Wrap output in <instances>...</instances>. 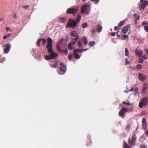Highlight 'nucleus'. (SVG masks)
<instances>
[{
  "mask_svg": "<svg viewBox=\"0 0 148 148\" xmlns=\"http://www.w3.org/2000/svg\"><path fill=\"white\" fill-rule=\"evenodd\" d=\"M47 45L46 46V48L47 49L48 52L50 54L48 55H46L45 58L47 60L54 59L58 56V54L53 52L52 45V39L51 38H48L47 39Z\"/></svg>",
  "mask_w": 148,
  "mask_h": 148,
  "instance_id": "nucleus-1",
  "label": "nucleus"
},
{
  "mask_svg": "<svg viewBox=\"0 0 148 148\" xmlns=\"http://www.w3.org/2000/svg\"><path fill=\"white\" fill-rule=\"evenodd\" d=\"M82 16L79 14L76 19V21L75 20L70 19L68 22L66 26L68 25L69 27H72L73 28L77 27V23L80 21Z\"/></svg>",
  "mask_w": 148,
  "mask_h": 148,
  "instance_id": "nucleus-2",
  "label": "nucleus"
},
{
  "mask_svg": "<svg viewBox=\"0 0 148 148\" xmlns=\"http://www.w3.org/2000/svg\"><path fill=\"white\" fill-rule=\"evenodd\" d=\"M146 104L148 105V99L145 97L142 98L139 103V107L141 108Z\"/></svg>",
  "mask_w": 148,
  "mask_h": 148,
  "instance_id": "nucleus-3",
  "label": "nucleus"
},
{
  "mask_svg": "<svg viewBox=\"0 0 148 148\" xmlns=\"http://www.w3.org/2000/svg\"><path fill=\"white\" fill-rule=\"evenodd\" d=\"M60 71L59 74L63 75L64 74L66 71V66L64 65V64L62 62L60 64Z\"/></svg>",
  "mask_w": 148,
  "mask_h": 148,
  "instance_id": "nucleus-4",
  "label": "nucleus"
},
{
  "mask_svg": "<svg viewBox=\"0 0 148 148\" xmlns=\"http://www.w3.org/2000/svg\"><path fill=\"white\" fill-rule=\"evenodd\" d=\"M3 47V51L5 54L8 53L10 49L11 45L10 43H7L2 46Z\"/></svg>",
  "mask_w": 148,
  "mask_h": 148,
  "instance_id": "nucleus-5",
  "label": "nucleus"
},
{
  "mask_svg": "<svg viewBox=\"0 0 148 148\" xmlns=\"http://www.w3.org/2000/svg\"><path fill=\"white\" fill-rule=\"evenodd\" d=\"M136 140V138L135 135H133L132 140L129 138L128 140V144L131 146H133L135 145V142Z\"/></svg>",
  "mask_w": 148,
  "mask_h": 148,
  "instance_id": "nucleus-6",
  "label": "nucleus"
},
{
  "mask_svg": "<svg viewBox=\"0 0 148 148\" xmlns=\"http://www.w3.org/2000/svg\"><path fill=\"white\" fill-rule=\"evenodd\" d=\"M49 65L52 68H56L58 65V62L56 60L54 61H50Z\"/></svg>",
  "mask_w": 148,
  "mask_h": 148,
  "instance_id": "nucleus-7",
  "label": "nucleus"
},
{
  "mask_svg": "<svg viewBox=\"0 0 148 148\" xmlns=\"http://www.w3.org/2000/svg\"><path fill=\"white\" fill-rule=\"evenodd\" d=\"M130 29V26L129 25H127L123 27L121 29V32L124 34L127 33Z\"/></svg>",
  "mask_w": 148,
  "mask_h": 148,
  "instance_id": "nucleus-8",
  "label": "nucleus"
},
{
  "mask_svg": "<svg viewBox=\"0 0 148 148\" xmlns=\"http://www.w3.org/2000/svg\"><path fill=\"white\" fill-rule=\"evenodd\" d=\"M125 112H127L126 108L123 107L119 112V116L121 117H123L125 115Z\"/></svg>",
  "mask_w": 148,
  "mask_h": 148,
  "instance_id": "nucleus-9",
  "label": "nucleus"
},
{
  "mask_svg": "<svg viewBox=\"0 0 148 148\" xmlns=\"http://www.w3.org/2000/svg\"><path fill=\"white\" fill-rule=\"evenodd\" d=\"M78 9L76 8L75 9L73 8H68L67 9L66 11V13L69 14H75L76 11L78 10Z\"/></svg>",
  "mask_w": 148,
  "mask_h": 148,
  "instance_id": "nucleus-10",
  "label": "nucleus"
},
{
  "mask_svg": "<svg viewBox=\"0 0 148 148\" xmlns=\"http://www.w3.org/2000/svg\"><path fill=\"white\" fill-rule=\"evenodd\" d=\"M79 49H76L73 50L74 58L76 59H79L80 58L78 54V53L80 52Z\"/></svg>",
  "mask_w": 148,
  "mask_h": 148,
  "instance_id": "nucleus-11",
  "label": "nucleus"
},
{
  "mask_svg": "<svg viewBox=\"0 0 148 148\" xmlns=\"http://www.w3.org/2000/svg\"><path fill=\"white\" fill-rule=\"evenodd\" d=\"M147 5H148V1H144L143 3H141L139 5L140 9H144L145 6Z\"/></svg>",
  "mask_w": 148,
  "mask_h": 148,
  "instance_id": "nucleus-12",
  "label": "nucleus"
},
{
  "mask_svg": "<svg viewBox=\"0 0 148 148\" xmlns=\"http://www.w3.org/2000/svg\"><path fill=\"white\" fill-rule=\"evenodd\" d=\"M134 51L137 56L139 57L142 56L141 54L142 53V51L141 50H138L137 49H136Z\"/></svg>",
  "mask_w": 148,
  "mask_h": 148,
  "instance_id": "nucleus-13",
  "label": "nucleus"
},
{
  "mask_svg": "<svg viewBox=\"0 0 148 148\" xmlns=\"http://www.w3.org/2000/svg\"><path fill=\"white\" fill-rule=\"evenodd\" d=\"M71 36L75 37V38H77L78 37V39L79 38L78 33L77 32L75 31H73L71 32Z\"/></svg>",
  "mask_w": 148,
  "mask_h": 148,
  "instance_id": "nucleus-14",
  "label": "nucleus"
},
{
  "mask_svg": "<svg viewBox=\"0 0 148 148\" xmlns=\"http://www.w3.org/2000/svg\"><path fill=\"white\" fill-rule=\"evenodd\" d=\"M138 77L139 79L142 82L144 81L146 78V77L145 75H142L141 73L139 74Z\"/></svg>",
  "mask_w": 148,
  "mask_h": 148,
  "instance_id": "nucleus-15",
  "label": "nucleus"
},
{
  "mask_svg": "<svg viewBox=\"0 0 148 148\" xmlns=\"http://www.w3.org/2000/svg\"><path fill=\"white\" fill-rule=\"evenodd\" d=\"M87 5H83L81 7V13L82 14H83L85 12L86 7Z\"/></svg>",
  "mask_w": 148,
  "mask_h": 148,
  "instance_id": "nucleus-16",
  "label": "nucleus"
},
{
  "mask_svg": "<svg viewBox=\"0 0 148 148\" xmlns=\"http://www.w3.org/2000/svg\"><path fill=\"white\" fill-rule=\"evenodd\" d=\"M78 39V37L77 38H71V42L70 43H71L72 45H73L75 44L76 41Z\"/></svg>",
  "mask_w": 148,
  "mask_h": 148,
  "instance_id": "nucleus-17",
  "label": "nucleus"
},
{
  "mask_svg": "<svg viewBox=\"0 0 148 148\" xmlns=\"http://www.w3.org/2000/svg\"><path fill=\"white\" fill-rule=\"evenodd\" d=\"M125 19L121 21L118 24V27H120L124 25L125 24Z\"/></svg>",
  "mask_w": 148,
  "mask_h": 148,
  "instance_id": "nucleus-18",
  "label": "nucleus"
},
{
  "mask_svg": "<svg viewBox=\"0 0 148 148\" xmlns=\"http://www.w3.org/2000/svg\"><path fill=\"white\" fill-rule=\"evenodd\" d=\"M82 40L84 45H86L88 43V40L87 38L84 37L82 38Z\"/></svg>",
  "mask_w": 148,
  "mask_h": 148,
  "instance_id": "nucleus-19",
  "label": "nucleus"
},
{
  "mask_svg": "<svg viewBox=\"0 0 148 148\" xmlns=\"http://www.w3.org/2000/svg\"><path fill=\"white\" fill-rule=\"evenodd\" d=\"M86 10V13L87 14H88L89 13L90 10V7L89 5H88L87 6Z\"/></svg>",
  "mask_w": 148,
  "mask_h": 148,
  "instance_id": "nucleus-20",
  "label": "nucleus"
},
{
  "mask_svg": "<svg viewBox=\"0 0 148 148\" xmlns=\"http://www.w3.org/2000/svg\"><path fill=\"white\" fill-rule=\"evenodd\" d=\"M102 27L101 25H97V32H100L102 30Z\"/></svg>",
  "mask_w": 148,
  "mask_h": 148,
  "instance_id": "nucleus-21",
  "label": "nucleus"
},
{
  "mask_svg": "<svg viewBox=\"0 0 148 148\" xmlns=\"http://www.w3.org/2000/svg\"><path fill=\"white\" fill-rule=\"evenodd\" d=\"M134 92L135 95H139L138 88V87H136L135 88Z\"/></svg>",
  "mask_w": 148,
  "mask_h": 148,
  "instance_id": "nucleus-22",
  "label": "nucleus"
},
{
  "mask_svg": "<svg viewBox=\"0 0 148 148\" xmlns=\"http://www.w3.org/2000/svg\"><path fill=\"white\" fill-rule=\"evenodd\" d=\"M78 45L79 48H82L83 47V46L82 44V41L81 40H79L78 41Z\"/></svg>",
  "mask_w": 148,
  "mask_h": 148,
  "instance_id": "nucleus-23",
  "label": "nucleus"
},
{
  "mask_svg": "<svg viewBox=\"0 0 148 148\" xmlns=\"http://www.w3.org/2000/svg\"><path fill=\"white\" fill-rule=\"evenodd\" d=\"M73 45L70 43H69L68 44V47L69 50H72L74 48L73 47H71V46Z\"/></svg>",
  "mask_w": 148,
  "mask_h": 148,
  "instance_id": "nucleus-24",
  "label": "nucleus"
},
{
  "mask_svg": "<svg viewBox=\"0 0 148 148\" xmlns=\"http://www.w3.org/2000/svg\"><path fill=\"white\" fill-rule=\"evenodd\" d=\"M125 55L126 56H128L129 55V52L127 48L125 49Z\"/></svg>",
  "mask_w": 148,
  "mask_h": 148,
  "instance_id": "nucleus-25",
  "label": "nucleus"
},
{
  "mask_svg": "<svg viewBox=\"0 0 148 148\" xmlns=\"http://www.w3.org/2000/svg\"><path fill=\"white\" fill-rule=\"evenodd\" d=\"M60 21L62 23H64L66 21V19L63 17H60L59 18Z\"/></svg>",
  "mask_w": 148,
  "mask_h": 148,
  "instance_id": "nucleus-26",
  "label": "nucleus"
},
{
  "mask_svg": "<svg viewBox=\"0 0 148 148\" xmlns=\"http://www.w3.org/2000/svg\"><path fill=\"white\" fill-rule=\"evenodd\" d=\"M95 44L94 41H90L89 43V45L90 47H92Z\"/></svg>",
  "mask_w": 148,
  "mask_h": 148,
  "instance_id": "nucleus-27",
  "label": "nucleus"
},
{
  "mask_svg": "<svg viewBox=\"0 0 148 148\" xmlns=\"http://www.w3.org/2000/svg\"><path fill=\"white\" fill-rule=\"evenodd\" d=\"M148 88L147 86L146 85H144L143 88V93H145L146 90Z\"/></svg>",
  "mask_w": 148,
  "mask_h": 148,
  "instance_id": "nucleus-28",
  "label": "nucleus"
},
{
  "mask_svg": "<svg viewBox=\"0 0 148 148\" xmlns=\"http://www.w3.org/2000/svg\"><path fill=\"white\" fill-rule=\"evenodd\" d=\"M142 66V65L140 64L137 65L136 67V68L138 70H140Z\"/></svg>",
  "mask_w": 148,
  "mask_h": 148,
  "instance_id": "nucleus-29",
  "label": "nucleus"
},
{
  "mask_svg": "<svg viewBox=\"0 0 148 148\" xmlns=\"http://www.w3.org/2000/svg\"><path fill=\"white\" fill-rule=\"evenodd\" d=\"M123 147V148H130L129 146L126 142L124 143Z\"/></svg>",
  "mask_w": 148,
  "mask_h": 148,
  "instance_id": "nucleus-30",
  "label": "nucleus"
},
{
  "mask_svg": "<svg viewBox=\"0 0 148 148\" xmlns=\"http://www.w3.org/2000/svg\"><path fill=\"white\" fill-rule=\"evenodd\" d=\"M41 39V41H42V43L43 45H45L46 44V39H43V38H40Z\"/></svg>",
  "mask_w": 148,
  "mask_h": 148,
  "instance_id": "nucleus-31",
  "label": "nucleus"
},
{
  "mask_svg": "<svg viewBox=\"0 0 148 148\" xmlns=\"http://www.w3.org/2000/svg\"><path fill=\"white\" fill-rule=\"evenodd\" d=\"M139 147L140 148H147V146L143 144L140 145Z\"/></svg>",
  "mask_w": 148,
  "mask_h": 148,
  "instance_id": "nucleus-32",
  "label": "nucleus"
},
{
  "mask_svg": "<svg viewBox=\"0 0 148 148\" xmlns=\"http://www.w3.org/2000/svg\"><path fill=\"white\" fill-rule=\"evenodd\" d=\"M41 41V39H39L37 41L36 44L37 45L38 47H40V41Z\"/></svg>",
  "mask_w": 148,
  "mask_h": 148,
  "instance_id": "nucleus-33",
  "label": "nucleus"
},
{
  "mask_svg": "<svg viewBox=\"0 0 148 148\" xmlns=\"http://www.w3.org/2000/svg\"><path fill=\"white\" fill-rule=\"evenodd\" d=\"M88 26V24L86 23H83L82 25V27L83 28H85Z\"/></svg>",
  "mask_w": 148,
  "mask_h": 148,
  "instance_id": "nucleus-34",
  "label": "nucleus"
},
{
  "mask_svg": "<svg viewBox=\"0 0 148 148\" xmlns=\"http://www.w3.org/2000/svg\"><path fill=\"white\" fill-rule=\"evenodd\" d=\"M143 127L144 129H146L147 128V125L146 123H142Z\"/></svg>",
  "mask_w": 148,
  "mask_h": 148,
  "instance_id": "nucleus-35",
  "label": "nucleus"
},
{
  "mask_svg": "<svg viewBox=\"0 0 148 148\" xmlns=\"http://www.w3.org/2000/svg\"><path fill=\"white\" fill-rule=\"evenodd\" d=\"M132 109L133 108L132 107H130V108H126V110H127V112H130L132 110Z\"/></svg>",
  "mask_w": 148,
  "mask_h": 148,
  "instance_id": "nucleus-36",
  "label": "nucleus"
},
{
  "mask_svg": "<svg viewBox=\"0 0 148 148\" xmlns=\"http://www.w3.org/2000/svg\"><path fill=\"white\" fill-rule=\"evenodd\" d=\"M138 62L140 63H143V59L140 58H139V60H138Z\"/></svg>",
  "mask_w": 148,
  "mask_h": 148,
  "instance_id": "nucleus-37",
  "label": "nucleus"
},
{
  "mask_svg": "<svg viewBox=\"0 0 148 148\" xmlns=\"http://www.w3.org/2000/svg\"><path fill=\"white\" fill-rule=\"evenodd\" d=\"M73 57V55L72 54L69 55L68 56V58L70 60H71Z\"/></svg>",
  "mask_w": 148,
  "mask_h": 148,
  "instance_id": "nucleus-38",
  "label": "nucleus"
},
{
  "mask_svg": "<svg viewBox=\"0 0 148 148\" xmlns=\"http://www.w3.org/2000/svg\"><path fill=\"white\" fill-rule=\"evenodd\" d=\"M145 30L147 32H148V25L147 26H144Z\"/></svg>",
  "mask_w": 148,
  "mask_h": 148,
  "instance_id": "nucleus-39",
  "label": "nucleus"
},
{
  "mask_svg": "<svg viewBox=\"0 0 148 148\" xmlns=\"http://www.w3.org/2000/svg\"><path fill=\"white\" fill-rule=\"evenodd\" d=\"M88 49H79V50H80V52H82L84 51H85L88 50Z\"/></svg>",
  "mask_w": 148,
  "mask_h": 148,
  "instance_id": "nucleus-40",
  "label": "nucleus"
},
{
  "mask_svg": "<svg viewBox=\"0 0 148 148\" xmlns=\"http://www.w3.org/2000/svg\"><path fill=\"white\" fill-rule=\"evenodd\" d=\"M22 8L25 9H28L29 8V6L28 5H23L22 6Z\"/></svg>",
  "mask_w": 148,
  "mask_h": 148,
  "instance_id": "nucleus-41",
  "label": "nucleus"
},
{
  "mask_svg": "<svg viewBox=\"0 0 148 148\" xmlns=\"http://www.w3.org/2000/svg\"><path fill=\"white\" fill-rule=\"evenodd\" d=\"M130 62L128 61V59H126V60L125 62V65H127L128 64H129Z\"/></svg>",
  "mask_w": 148,
  "mask_h": 148,
  "instance_id": "nucleus-42",
  "label": "nucleus"
},
{
  "mask_svg": "<svg viewBox=\"0 0 148 148\" xmlns=\"http://www.w3.org/2000/svg\"><path fill=\"white\" fill-rule=\"evenodd\" d=\"M91 1H94L95 3L97 4L99 2V0H91Z\"/></svg>",
  "mask_w": 148,
  "mask_h": 148,
  "instance_id": "nucleus-43",
  "label": "nucleus"
},
{
  "mask_svg": "<svg viewBox=\"0 0 148 148\" xmlns=\"http://www.w3.org/2000/svg\"><path fill=\"white\" fill-rule=\"evenodd\" d=\"M142 123H146L145 119L144 118H143L142 119Z\"/></svg>",
  "mask_w": 148,
  "mask_h": 148,
  "instance_id": "nucleus-44",
  "label": "nucleus"
},
{
  "mask_svg": "<svg viewBox=\"0 0 148 148\" xmlns=\"http://www.w3.org/2000/svg\"><path fill=\"white\" fill-rule=\"evenodd\" d=\"M6 30L7 32L11 31L9 27H6Z\"/></svg>",
  "mask_w": 148,
  "mask_h": 148,
  "instance_id": "nucleus-45",
  "label": "nucleus"
},
{
  "mask_svg": "<svg viewBox=\"0 0 148 148\" xmlns=\"http://www.w3.org/2000/svg\"><path fill=\"white\" fill-rule=\"evenodd\" d=\"M115 34H116L115 32H114L112 33L111 34V35L112 36H115Z\"/></svg>",
  "mask_w": 148,
  "mask_h": 148,
  "instance_id": "nucleus-46",
  "label": "nucleus"
},
{
  "mask_svg": "<svg viewBox=\"0 0 148 148\" xmlns=\"http://www.w3.org/2000/svg\"><path fill=\"white\" fill-rule=\"evenodd\" d=\"M13 16L14 18H16L17 15L16 14H15V13L13 14Z\"/></svg>",
  "mask_w": 148,
  "mask_h": 148,
  "instance_id": "nucleus-47",
  "label": "nucleus"
},
{
  "mask_svg": "<svg viewBox=\"0 0 148 148\" xmlns=\"http://www.w3.org/2000/svg\"><path fill=\"white\" fill-rule=\"evenodd\" d=\"M145 134L147 135V136H148V130H146L145 131Z\"/></svg>",
  "mask_w": 148,
  "mask_h": 148,
  "instance_id": "nucleus-48",
  "label": "nucleus"
},
{
  "mask_svg": "<svg viewBox=\"0 0 148 148\" xmlns=\"http://www.w3.org/2000/svg\"><path fill=\"white\" fill-rule=\"evenodd\" d=\"M145 51L147 53V54L148 56V49H146L145 50Z\"/></svg>",
  "mask_w": 148,
  "mask_h": 148,
  "instance_id": "nucleus-49",
  "label": "nucleus"
},
{
  "mask_svg": "<svg viewBox=\"0 0 148 148\" xmlns=\"http://www.w3.org/2000/svg\"><path fill=\"white\" fill-rule=\"evenodd\" d=\"M95 30L94 29H93L92 30V34L94 33L95 32Z\"/></svg>",
  "mask_w": 148,
  "mask_h": 148,
  "instance_id": "nucleus-50",
  "label": "nucleus"
},
{
  "mask_svg": "<svg viewBox=\"0 0 148 148\" xmlns=\"http://www.w3.org/2000/svg\"><path fill=\"white\" fill-rule=\"evenodd\" d=\"M143 23V25H147L148 24V23H146V21H145V22H144V23Z\"/></svg>",
  "mask_w": 148,
  "mask_h": 148,
  "instance_id": "nucleus-51",
  "label": "nucleus"
},
{
  "mask_svg": "<svg viewBox=\"0 0 148 148\" xmlns=\"http://www.w3.org/2000/svg\"><path fill=\"white\" fill-rule=\"evenodd\" d=\"M8 37V36H7V35H6V36H4L3 37V38L4 39H6L7 37Z\"/></svg>",
  "mask_w": 148,
  "mask_h": 148,
  "instance_id": "nucleus-52",
  "label": "nucleus"
},
{
  "mask_svg": "<svg viewBox=\"0 0 148 148\" xmlns=\"http://www.w3.org/2000/svg\"><path fill=\"white\" fill-rule=\"evenodd\" d=\"M118 27H117V26H115L114 27V29L115 30H117L118 29Z\"/></svg>",
  "mask_w": 148,
  "mask_h": 148,
  "instance_id": "nucleus-53",
  "label": "nucleus"
},
{
  "mask_svg": "<svg viewBox=\"0 0 148 148\" xmlns=\"http://www.w3.org/2000/svg\"><path fill=\"white\" fill-rule=\"evenodd\" d=\"M128 36V35H124L123 36V37L124 38H127V37Z\"/></svg>",
  "mask_w": 148,
  "mask_h": 148,
  "instance_id": "nucleus-54",
  "label": "nucleus"
},
{
  "mask_svg": "<svg viewBox=\"0 0 148 148\" xmlns=\"http://www.w3.org/2000/svg\"><path fill=\"white\" fill-rule=\"evenodd\" d=\"M130 90L131 91H133L134 90V87H132V88H131L130 89Z\"/></svg>",
  "mask_w": 148,
  "mask_h": 148,
  "instance_id": "nucleus-55",
  "label": "nucleus"
},
{
  "mask_svg": "<svg viewBox=\"0 0 148 148\" xmlns=\"http://www.w3.org/2000/svg\"><path fill=\"white\" fill-rule=\"evenodd\" d=\"M122 103L123 104H126V103H126V102L125 101H123Z\"/></svg>",
  "mask_w": 148,
  "mask_h": 148,
  "instance_id": "nucleus-56",
  "label": "nucleus"
},
{
  "mask_svg": "<svg viewBox=\"0 0 148 148\" xmlns=\"http://www.w3.org/2000/svg\"><path fill=\"white\" fill-rule=\"evenodd\" d=\"M65 52L67 54L68 53V50L67 49L66 50V51H65Z\"/></svg>",
  "mask_w": 148,
  "mask_h": 148,
  "instance_id": "nucleus-57",
  "label": "nucleus"
},
{
  "mask_svg": "<svg viewBox=\"0 0 148 148\" xmlns=\"http://www.w3.org/2000/svg\"><path fill=\"white\" fill-rule=\"evenodd\" d=\"M11 34H8L7 35V36H8V37L9 36H11Z\"/></svg>",
  "mask_w": 148,
  "mask_h": 148,
  "instance_id": "nucleus-58",
  "label": "nucleus"
},
{
  "mask_svg": "<svg viewBox=\"0 0 148 148\" xmlns=\"http://www.w3.org/2000/svg\"><path fill=\"white\" fill-rule=\"evenodd\" d=\"M144 1L143 0H140V2L141 3H143Z\"/></svg>",
  "mask_w": 148,
  "mask_h": 148,
  "instance_id": "nucleus-59",
  "label": "nucleus"
},
{
  "mask_svg": "<svg viewBox=\"0 0 148 148\" xmlns=\"http://www.w3.org/2000/svg\"><path fill=\"white\" fill-rule=\"evenodd\" d=\"M126 104L128 105H131L130 103H127Z\"/></svg>",
  "mask_w": 148,
  "mask_h": 148,
  "instance_id": "nucleus-60",
  "label": "nucleus"
},
{
  "mask_svg": "<svg viewBox=\"0 0 148 148\" xmlns=\"http://www.w3.org/2000/svg\"><path fill=\"white\" fill-rule=\"evenodd\" d=\"M116 35L117 36H118V37H120V36L119 35V34H116Z\"/></svg>",
  "mask_w": 148,
  "mask_h": 148,
  "instance_id": "nucleus-61",
  "label": "nucleus"
},
{
  "mask_svg": "<svg viewBox=\"0 0 148 148\" xmlns=\"http://www.w3.org/2000/svg\"><path fill=\"white\" fill-rule=\"evenodd\" d=\"M142 57L143 58H145V59H146V58H145V56H142Z\"/></svg>",
  "mask_w": 148,
  "mask_h": 148,
  "instance_id": "nucleus-62",
  "label": "nucleus"
},
{
  "mask_svg": "<svg viewBox=\"0 0 148 148\" xmlns=\"http://www.w3.org/2000/svg\"><path fill=\"white\" fill-rule=\"evenodd\" d=\"M86 0H82L83 2H85L86 1Z\"/></svg>",
  "mask_w": 148,
  "mask_h": 148,
  "instance_id": "nucleus-63",
  "label": "nucleus"
},
{
  "mask_svg": "<svg viewBox=\"0 0 148 148\" xmlns=\"http://www.w3.org/2000/svg\"><path fill=\"white\" fill-rule=\"evenodd\" d=\"M80 0H76V1L78 2H79L80 1Z\"/></svg>",
  "mask_w": 148,
  "mask_h": 148,
  "instance_id": "nucleus-64",
  "label": "nucleus"
}]
</instances>
